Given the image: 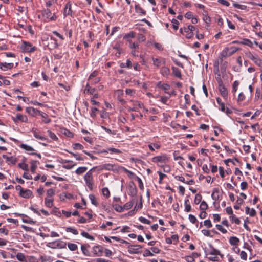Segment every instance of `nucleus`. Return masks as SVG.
<instances>
[{"label":"nucleus","mask_w":262,"mask_h":262,"mask_svg":"<svg viewBox=\"0 0 262 262\" xmlns=\"http://www.w3.org/2000/svg\"><path fill=\"white\" fill-rule=\"evenodd\" d=\"M66 242L61 239L56 240L52 242L48 243L46 246L52 249H63L66 247Z\"/></svg>","instance_id":"f257e3e1"},{"label":"nucleus","mask_w":262,"mask_h":262,"mask_svg":"<svg viewBox=\"0 0 262 262\" xmlns=\"http://www.w3.org/2000/svg\"><path fill=\"white\" fill-rule=\"evenodd\" d=\"M247 58L252 60L254 63L258 67H262V60L259 57L258 55L253 54L251 52H247L245 53Z\"/></svg>","instance_id":"f03ea898"},{"label":"nucleus","mask_w":262,"mask_h":262,"mask_svg":"<svg viewBox=\"0 0 262 262\" xmlns=\"http://www.w3.org/2000/svg\"><path fill=\"white\" fill-rule=\"evenodd\" d=\"M20 49L24 53L32 52L36 50V48L31 43L24 41L20 46Z\"/></svg>","instance_id":"7ed1b4c3"},{"label":"nucleus","mask_w":262,"mask_h":262,"mask_svg":"<svg viewBox=\"0 0 262 262\" xmlns=\"http://www.w3.org/2000/svg\"><path fill=\"white\" fill-rule=\"evenodd\" d=\"M84 179L85 181V184L90 189H93V186L94 184L93 180V175L91 170L86 172L84 176Z\"/></svg>","instance_id":"20e7f679"},{"label":"nucleus","mask_w":262,"mask_h":262,"mask_svg":"<svg viewBox=\"0 0 262 262\" xmlns=\"http://www.w3.org/2000/svg\"><path fill=\"white\" fill-rule=\"evenodd\" d=\"M42 16L48 21H53L56 20L57 17L55 13H52L51 11L48 9H45L42 11Z\"/></svg>","instance_id":"39448f33"},{"label":"nucleus","mask_w":262,"mask_h":262,"mask_svg":"<svg viewBox=\"0 0 262 262\" xmlns=\"http://www.w3.org/2000/svg\"><path fill=\"white\" fill-rule=\"evenodd\" d=\"M129 102L132 103V106H127L129 112L138 111L140 108H142L143 106V104L139 101L131 100Z\"/></svg>","instance_id":"423d86ee"},{"label":"nucleus","mask_w":262,"mask_h":262,"mask_svg":"<svg viewBox=\"0 0 262 262\" xmlns=\"http://www.w3.org/2000/svg\"><path fill=\"white\" fill-rule=\"evenodd\" d=\"M239 49V48H237L235 46L227 47L223 50L222 55L224 56H230L233 54H234Z\"/></svg>","instance_id":"0eeeda50"},{"label":"nucleus","mask_w":262,"mask_h":262,"mask_svg":"<svg viewBox=\"0 0 262 262\" xmlns=\"http://www.w3.org/2000/svg\"><path fill=\"white\" fill-rule=\"evenodd\" d=\"M195 27L191 25H189L187 27H184L183 29H180L182 33H186V37L187 38H190L193 36V31L195 30Z\"/></svg>","instance_id":"6e6552de"},{"label":"nucleus","mask_w":262,"mask_h":262,"mask_svg":"<svg viewBox=\"0 0 262 262\" xmlns=\"http://www.w3.org/2000/svg\"><path fill=\"white\" fill-rule=\"evenodd\" d=\"M219 254V251L215 249H213L207 253V255L208 256V259L213 261H216L219 260L217 255Z\"/></svg>","instance_id":"1a4fd4ad"},{"label":"nucleus","mask_w":262,"mask_h":262,"mask_svg":"<svg viewBox=\"0 0 262 262\" xmlns=\"http://www.w3.org/2000/svg\"><path fill=\"white\" fill-rule=\"evenodd\" d=\"M100 170L105 169L107 170L117 171L118 170V166L117 165L112 164H104L100 166Z\"/></svg>","instance_id":"9d476101"},{"label":"nucleus","mask_w":262,"mask_h":262,"mask_svg":"<svg viewBox=\"0 0 262 262\" xmlns=\"http://www.w3.org/2000/svg\"><path fill=\"white\" fill-rule=\"evenodd\" d=\"M168 161V158L165 154L155 156L152 158V161L154 163H166Z\"/></svg>","instance_id":"9b49d317"},{"label":"nucleus","mask_w":262,"mask_h":262,"mask_svg":"<svg viewBox=\"0 0 262 262\" xmlns=\"http://www.w3.org/2000/svg\"><path fill=\"white\" fill-rule=\"evenodd\" d=\"M32 133L33 134L34 137L38 140L41 141H47L48 139L45 136L42 135L40 132L38 131L36 128H32L31 130Z\"/></svg>","instance_id":"f8f14e48"},{"label":"nucleus","mask_w":262,"mask_h":262,"mask_svg":"<svg viewBox=\"0 0 262 262\" xmlns=\"http://www.w3.org/2000/svg\"><path fill=\"white\" fill-rule=\"evenodd\" d=\"M12 120L15 123L17 122L18 121H20L22 122H27L28 118L27 116L25 115H22L20 114H17L15 117H12Z\"/></svg>","instance_id":"ddd939ff"},{"label":"nucleus","mask_w":262,"mask_h":262,"mask_svg":"<svg viewBox=\"0 0 262 262\" xmlns=\"http://www.w3.org/2000/svg\"><path fill=\"white\" fill-rule=\"evenodd\" d=\"M218 104L220 106V110L223 112L226 113L227 114H230L232 113V111L227 107H225L224 103L222 102L221 99L218 97L216 98Z\"/></svg>","instance_id":"4468645a"},{"label":"nucleus","mask_w":262,"mask_h":262,"mask_svg":"<svg viewBox=\"0 0 262 262\" xmlns=\"http://www.w3.org/2000/svg\"><path fill=\"white\" fill-rule=\"evenodd\" d=\"M152 60L153 61V64L157 67H159L162 64H165L166 63L165 59L161 58V57H159V58L152 57Z\"/></svg>","instance_id":"2eb2a0df"},{"label":"nucleus","mask_w":262,"mask_h":262,"mask_svg":"<svg viewBox=\"0 0 262 262\" xmlns=\"http://www.w3.org/2000/svg\"><path fill=\"white\" fill-rule=\"evenodd\" d=\"M72 11L71 10V3L70 2H68L64 8L63 15L64 16L68 15H72Z\"/></svg>","instance_id":"dca6fc26"},{"label":"nucleus","mask_w":262,"mask_h":262,"mask_svg":"<svg viewBox=\"0 0 262 262\" xmlns=\"http://www.w3.org/2000/svg\"><path fill=\"white\" fill-rule=\"evenodd\" d=\"M218 89L221 96L224 98L227 99L228 96V91L224 84L218 86Z\"/></svg>","instance_id":"f3484780"},{"label":"nucleus","mask_w":262,"mask_h":262,"mask_svg":"<svg viewBox=\"0 0 262 262\" xmlns=\"http://www.w3.org/2000/svg\"><path fill=\"white\" fill-rule=\"evenodd\" d=\"M102 153L110 152L111 154H121L122 152L118 149L110 147V148H107L105 149H103L102 151Z\"/></svg>","instance_id":"a211bd4d"},{"label":"nucleus","mask_w":262,"mask_h":262,"mask_svg":"<svg viewBox=\"0 0 262 262\" xmlns=\"http://www.w3.org/2000/svg\"><path fill=\"white\" fill-rule=\"evenodd\" d=\"M32 195V192L29 189H23L19 195L24 198H29Z\"/></svg>","instance_id":"6ab92c4d"},{"label":"nucleus","mask_w":262,"mask_h":262,"mask_svg":"<svg viewBox=\"0 0 262 262\" xmlns=\"http://www.w3.org/2000/svg\"><path fill=\"white\" fill-rule=\"evenodd\" d=\"M13 67V63H6L0 62V69L4 71H6L8 69H11Z\"/></svg>","instance_id":"aec40b11"},{"label":"nucleus","mask_w":262,"mask_h":262,"mask_svg":"<svg viewBox=\"0 0 262 262\" xmlns=\"http://www.w3.org/2000/svg\"><path fill=\"white\" fill-rule=\"evenodd\" d=\"M26 111L32 116L36 115L38 113H40V111L32 107H27L26 108Z\"/></svg>","instance_id":"412c9836"},{"label":"nucleus","mask_w":262,"mask_h":262,"mask_svg":"<svg viewBox=\"0 0 262 262\" xmlns=\"http://www.w3.org/2000/svg\"><path fill=\"white\" fill-rule=\"evenodd\" d=\"M135 201H137V199H135V198L132 199L130 201L126 203L123 206V210H128L130 209L132 206H133L134 203Z\"/></svg>","instance_id":"4be33fe9"},{"label":"nucleus","mask_w":262,"mask_h":262,"mask_svg":"<svg viewBox=\"0 0 262 262\" xmlns=\"http://www.w3.org/2000/svg\"><path fill=\"white\" fill-rule=\"evenodd\" d=\"M157 86L160 88H161L163 90H164L165 93H166L167 94H169L168 92V91L170 89V86L168 84L162 83V82L161 81H160L158 82Z\"/></svg>","instance_id":"5701e85b"},{"label":"nucleus","mask_w":262,"mask_h":262,"mask_svg":"<svg viewBox=\"0 0 262 262\" xmlns=\"http://www.w3.org/2000/svg\"><path fill=\"white\" fill-rule=\"evenodd\" d=\"M239 242V239L236 236H231L229 238V243L233 246H237Z\"/></svg>","instance_id":"b1692460"},{"label":"nucleus","mask_w":262,"mask_h":262,"mask_svg":"<svg viewBox=\"0 0 262 262\" xmlns=\"http://www.w3.org/2000/svg\"><path fill=\"white\" fill-rule=\"evenodd\" d=\"M245 213L247 214H249L250 216H254L256 213L254 209L250 208L248 206L245 207Z\"/></svg>","instance_id":"393cba45"},{"label":"nucleus","mask_w":262,"mask_h":262,"mask_svg":"<svg viewBox=\"0 0 262 262\" xmlns=\"http://www.w3.org/2000/svg\"><path fill=\"white\" fill-rule=\"evenodd\" d=\"M31 171L34 173L35 172L36 168L37 167V165L39 164V162L38 161L36 160H32L31 161Z\"/></svg>","instance_id":"a878e982"},{"label":"nucleus","mask_w":262,"mask_h":262,"mask_svg":"<svg viewBox=\"0 0 262 262\" xmlns=\"http://www.w3.org/2000/svg\"><path fill=\"white\" fill-rule=\"evenodd\" d=\"M136 33L133 31H131L129 33L126 34L123 36V39H126L127 41L130 42V38H134L135 37Z\"/></svg>","instance_id":"bb28decb"},{"label":"nucleus","mask_w":262,"mask_h":262,"mask_svg":"<svg viewBox=\"0 0 262 262\" xmlns=\"http://www.w3.org/2000/svg\"><path fill=\"white\" fill-rule=\"evenodd\" d=\"M19 147L28 152H30V153H31L35 150L32 146L25 144H21Z\"/></svg>","instance_id":"cd10ccee"},{"label":"nucleus","mask_w":262,"mask_h":262,"mask_svg":"<svg viewBox=\"0 0 262 262\" xmlns=\"http://www.w3.org/2000/svg\"><path fill=\"white\" fill-rule=\"evenodd\" d=\"M95 91L96 90L95 88H91V86H90V84L89 83H87V84L85 86L84 92V93L94 94Z\"/></svg>","instance_id":"c85d7f7f"},{"label":"nucleus","mask_w":262,"mask_h":262,"mask_svg":"<svg viewBox=\"0 0 262 262\" xmlns=\"http://www.w3.org/2000/svg\"><path fill=\"white\" fill-rule=\"evenodd\" d=\"M54 200L53 198H45V204L48 208H51L53 206Z\"/></svg>","instance_id":"c756f323"},{"label":"nucleus","mask_w":262,"mask_h":262,"mask_svg":"<svg viewBox=\"0 0 262 262\" xmlns=\"http://www.w3.org/2000/svg\"><path fill=\"white\" fill-rule=\"evenodd\" d=\"M137 189L135 186H130L128 188V193L129 195L135 196L137 194Z\"/></svg>","instance_id":"7c9ffc66"},{"label":"nucleus","mask_w":262,"mask_h":262,"mask_svg":"<svg viewBox=\"0 0 262 262\" xmlns=\"http://www.w3.org/2000/svg\"><path fill=\"white\" fill-rule=\"evenodd\" d=\"M135 10L137 13L140 14V15H145L146 14V11L138 5H136L135 6Z\"/></svg>","instance_id":"2f4dec72"},{"label":"nucleus","mask_w":262,"mask_h":262,"mask_svg":"<svg viewBox=\"0 0 262 262\" xmlns=\"http://www.w3.org/2000/svg\"><path fill=\"white\" fill-rule=\"evenodd\" d=\"M172 73L173 74L177 77L181 78V73L180 70L176 67H172Z\"/></svg>","instance_id":"473e14b6"},{"label":"nucleus","mask_w":262,"mask_h":262,"mask_svg":"<svg viewBox=\"0 0 262 262\" xmlns=\"http://www.w3.org/2000/svg\"><path fill=\"white\" fill-rule=\"evenodd\" d=\"M148 147L151 150L154 151L155 149L160 148V145L157 143H152L149 144L148 145Z\"/></svg>","instance_id":"72a5a7b5"},{"label":"nucleus","mask_w":262,"mask_h":262,"mask_svg":"<svg viewBox=\"0 0 262 262\" xmlns=\"http://www.w3.org/2000/svg\"><path fill=\"white\" fill-rule=\"evenodd\" d=\"M87 170V167L85 166L79 167L75 171L77 174L80 175L84 173Z\"/></svg>","instance_id":"f704fd0d"},{"label":"nucleus","mask_w":262,"mask_h":262,"mask_svg":"<svg viewBox=\"0 0 262 262\" xmlns=\"http://www.w3.org/2000/svg\"><path fill=\"white\" fill-rule=\"evenodd\" d=\"M185 205V211L186 212H189L191 210V206L189 204V200L188 199H186L184 202Z\"/></svg>","instance_id":"c9c22d12"},{"label":"nucleus","mask_w":262,"mask_h":262,"mask_svg":"<svg viewBox=\"0 0 262 262\" xmlns=\"http://www.w3.org/2000/svg\"><path fill=\"white\" fill-rule=\"evenodd\" d=\"M161 73L163 76H167L169 74L170 70L168 68L166 67H163L161 69Z\"/></svg>","instance_id":"e433bc0d"},{"label":"nucleus","mask_w":262,"mask_h":262,"mask_svg":"<svg viewBox=\"0 0 262 262\" xmlns=\"http://www.w3.org/2000/svg\"><path fill=\"white\" fill-rule=\"evenodd\" d=\"M3 158L6 159L8 161L10 162L12 164H15L16 162V159L13 157H8L6 155L3 156Z\"/></svg>","instance_id":"4c0bfd02"},{"label":"nucleus","mask_w":262,"mask_h":262,"mask_svg":"<svg viewBox=\"0 0 262 262\" xmlns=\"http://www.w3.org/2000/svg\"><path fill=\"white\" fill-rule=\"evenodd\" d=\"M230 220L231 221L232 223H234L237 225H239L241 223L240 220L235 215H231L229 217Z\"/></svg>","instance_id":"58836bf2"},{"label":"nucleus","mask_w":262,"mask_h":262,"mask_svg":"<svg viewBox=\"0 0 262 262\" xmlns=\"http://www.w3.org/2000/svg\"><path fill=\"white\" fill-rule=\"evenodd\" d=\"M66 230L67 232H71L74 235H77L78 234V231H77V230L74 227H67Z\"/></svg>","instance_id":"ea45409f"},{"label":"nucleus","mask_w":262,"mask_h":262,"mask_svg":"<svg viewBox=\"0 0 262 262\" xmlns=\"http://www.w3.org/2000/svg\"><path fill=\"white\" fill-rule=\"evenodd\" d=\"M89 199L91 201V202L92 204L96 206H98V202L96 200V199L94 194H91L89 195Z\"/></svg>","instance_id":"a19ab883"},{"label":"nucleus","mask_w":262,"mask_h":262,"mask_svg":"<svg viewBox=\"0 0 262 262\" xmlns=\"http://www.w3.org/2000/svg\"><path fill=\"white\" fill-rule=\"evenodd\" d=\"M18 166L20 169H21L25 171H27L29 170L28 165L24 162L19 163L18 164Z\"/></svg>","instance_id":"79ce46f5"},{"label":"nucleus","mask_w":262,"mask_h":262,"mask_svg":"<svg viewBox=\"0 0 262 262\" xmlns=\"http://www.w3.org/2000/svg\"><path fill=\"white\" fill-rule=\"evenodd\" d=\"M208 208V205L207 203L203 201L201 202L200 205V209L202 211H205Z\"/></svg>","instance_id":"37998d69"},{"label":"nucleus","mask_w":262,"mask_h":262,"mask_svg":"<svg viewBox=\"0 0 262 262\" xmlns=\"http://www.w3.org/2000/svg\"><path fill=\"white\" fill-rule=\"evenodd\" d=\"M81 249L82 253L86 256H89L90 255V252L88 249V247L84 245H81Z\"/></svg>","instance_id":"c03bdc74"},{"label":"nucleus","mask_w":262,"mask_h":262,"mask_svg":"<svg viewBox=\"0 0 262 262\" xmlns=\"http://www.w3.org/2000/svg\"><path fill=\"white\" fill-rule=\"evenodd\" d=\"M55 195V191L53 189L50 188L47 190V197L46 198H52V197Z\"/></svg>","instance_id":"a18cd8bd"},{"label":"nucleus","mask_w":262,"mask_h":262,"mask_svg":"<svg viewBox=\"0 0 262 262\" xmlns=\"http://www.w3.org/2000/svg\"><path fill=\"white\" fill-rule=\"evenodd\" d=\"M240 43L245 45H247L251 48H252L253 46V43L249 39L245 38L243 39V41Z\"/></svg>","instance_id":"49530a36"},{"label":"nucleus","mask_w":262,"mask_h":262,"mask_svg":"<svg viewBox=\"0 0 262 262\" xmlns=\"http://www.w3.org/2000/svg\"><path fill=\"white\" fill-rule=\"evenodd\" d=\"M81 235L83 237H85V238H86L87 239H90V240H94V237L93 236L90 235L88 232H86L85 231L82 232L81 233Z\"/></svg>","instance_id":"de8ad7c7"},{"label":"nucleus","mask_w":262,"mask_h":262,"mask_svg":"<svg viewBox=\"0 0 262 262\" xmlns=\"http://www.w3.org/2000/svg\"><path fill=\"white\" fill-rule=\"evenodd\" d=\"M16 256L17 259L20 261H25L26 260L25 255L22 253H18Z\"/></svg>","instance_id":"09e8293b"},{"label":"nucleus","mask_w":262,"mask_h":262,"mask_svg":"<svg viewBox=\"0 0 262 262\" xmlns=\"http://www.w3.org/2000/svg\"><path fill=\"white\" fill-rule=\"evenodd\" d=\"M68 247L71 251H75L78 248L76 244L71 243L68 244Z\"/></svg>","instance_id":"8fccbe9b"},{"label":"nucleus","mask_w":262,"mask_h":262,"mask_svg":"<svg viewBox=\"0 0 262 262\" xmlns=\"http://www.w3.org/2000/svg\"><path fill=\"white\" fill-rule=\"evenodd\" d=\"M121 68H130L132 67V62L130 60L127 59L126 63H122L120 65Z\"/></svg>","instance_id":"3c124183"},{"label":"nucleus","mask_w":262,"mask_h":262,"mask_svg":"<svg viewBox=\"0 0 262 262\" xmlns=\"http://www.w3.org/2000/svg\"><path fill=\"white\" fill-rule=\"evenodd\" d=\"M48 135L54 141H57L58 138V137L56 136V135L53 132H52L50 130H48Z\"/></svg>","instance_id":"603ef678"},{"label":"nucleus","mask_w":262,"mask_h":262,"mask_svg":"<svg viewBox=\"0 0 262 262\" xmlns=\"http://www.w3.org/2000/svg\"><path fill=\"white\" fill-rule=\"evenodd\" d=\"M171 22L172 23V26L173 29L175 30H178L179 28V22L176 19H172Z\"/></svg>","instance_id":"864d4df0"},{"label":"nucleus","mask_w":262,"mask_h":262,"mask_svg":"<svg viewBox=\"0 0 262 262\" xmlns=\"http://www.w3.org/2000/svg\"><path fill=\"white\" fill-rule=\"evenodd\" d=\"M239 84V82L238 81H235L233 82L232 88V92L233 93H235L237 91Z\"/></svg>","instance_id":"5fc2aeb1"},{"label":"nucleus","mask_w":262,"mask_h":262,"mask_svg":"<svg viewBox=\"0 0 262 262\" xmlns=\"http://www.w3.org/2000/svg\"><path fill=\"white\" fill-rule=\"evenodd\" d=\"M102 194L106 198H108L110 195V191L106 187L103 188L102 190Z\"/></svg>","instance_id":"6e6d98bb"},{"label":"nucleus","mask_w":262,"mask_h":262,"mask_svg":"<svg viewBox=\"0 0 262 262\" xmlns=\"http://www.w3.org/2000/svg\"><path fill=\"white\" fill-rule=\"evenodd\" d=\"M129 43V48L132 49H139V44L138 42L132 43L131 41L128 42Z\"/></svg>","instance_id":"4d7b16f0"},{"label":"nucleus","mask_w":262,"mask_h":262,"mask_svg":"<svg viewBox=\"0 0 262 262\" xmlns=\"http://www.w3.org/2000/svg\"><path fill=\"white\" fill-rule=\"evenodd\" d=\"M201 200L202 195L200 194H197L195 195L194 202L195 204H198L201 202Z\"/></svg>","instance_id":"13d9d810"},{"label":"nucleus","mask_w":262,"mask_h":262,"mask_svg":"<svg viewBox=\"0 0 262 262\" xmlns=\"http://www.w3.org/2000/svg\"><path fill=\"white\" fill-rule=\"evenodd\" d=\"M216 227L217 230H219L224 234L226 233L227 232V230L224 228L221 225L216 224Z\"/></svg>","instance_id":"bf43d9fd"},{"label":"nucleus","mask_w":262,"mask_h":262,"mask_svg":"<svg viewBox=\"0 0 262 262\" xmlns=\"http://www.w3.org/2000/svg\"><path fill=\"white\" fill-rule=\"evenodd\" d=\"M125 93L128 95L133 96L135 94V91L131 89H126L125 90Z\"/></svg>","instance_id":"052dcab7"},{"label":"nucleus","mask_w":262,"mask_h":262,"mask_svg":"<svg viewBox=\"0 0 262 262\" xmlns=\"http://www.w3.org/2000/svg\"><path fill=\"white\" fill-rule=\"evenodd\" d=\"M73 148L75 150H80L83 148V146L79 143H75L73 144Z\"/></svg>","instance_id":"680f3d73"},{"label":"nucleus","mask_w":262,"mask_h":262,"mask_svg":"<svg viewBox=\"0 0 262 262\" xmlns=\"http://www.w3.org/2000/svg\"><path fill=\"white\" fill-rule=\"evenodd\" d=\"M139 220L141 222L144 224H150L151 223L149 220L143 217H139Z\"/></svg>","instance_id":"e2e57ef3"},{"label":"nucleus","mask_w":262,"mask_h":262,"mask_svg":"<svg viewBox=\"0 0 262 262\" xmlns=\"http://www.w3.org/2000/svg\"><path fill=\"white\" fill-rule=\"evenodd\" d=\"M98 72L97 71H93L89 77V80H91L94 77L97 76Z\"/></svg>","instance_id":"0e129e2a"},{"label":"nucleus","mask_w":262,"mask_h":262,"mask_svg":"<svg viewBox=\"0 0 262 262\" xmlns=\"http://www.w3.org/2000/svg\"><path fill=\"white\" fill-rule=\"evenodd\" d=\"M204 226H206L207 228H210L212 227V223L210 220H206L204 221Z\"/></svg>","instance_id":"69168bd1"},{"label":"nucleus","mask_w":262,"mask_h":262,"mask_svg":"<svg viewBox=\"0 0 262 262\" xmlns=\"http://www.w3.org/2000/svg\"><path fill=\"white\" fill-rule=\"evenodd\" d=\"M240 257L242 259L246 260L247 258V253L245 251H242L240 253Z\"/></svg>","instance_id":"338daca9"},{"label":"nucleus","mask_w":262,"mask_h":262,"mask_svg":"<svg viewBox=\"0 0 262 262\" xmlns=\"http://www.w3.org/2000/svg\"><path fill=\"white\" fill-rule=\"evenodd\" d=\"M241 188L242 190H245L248 187V183L246 181H243L241 183Z\"/></svg>","instance_id":"774afa93"}]
</instances>
